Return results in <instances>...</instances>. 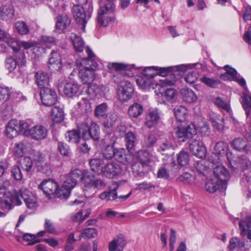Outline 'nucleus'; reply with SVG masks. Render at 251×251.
<instances>
[{
  "label": "nucleus",
  "instance_id": "obj_1",
  "mask_svg": "<svg viewBox=\"0 0 251 251\" xmlns=\"http://www.w3.org/2000/svg\"><path fill=\"white\" fill-rule=\"evenodd\" d=\"M20 197L23 199L27 208L33 210L37 206L36 198L31 192L25 188H22L18 192L7 191L0 194V203L3 208L10 210L13 204H22Z\"/></svg>",
  "mask_w": 251,
  "mask_h": 251
},
{
  "label": "nucleus",
  "instance_id": "obj_2",
  "mask_svg": "<svg viewBox=\"0 0 251 251\" xmlns=\"http://www.w3.org/2000/svg\"><path fill=\"white\" fill-rule=\"evenodd\" d=\"M86 52L88 58L77 59L76 64L79 67H83L78 73L79 77L83 83L90 84L94 80L95 69L97 67L98 64L95 60V54L89 47H86Z\"/></svg>",
  "mask_w": 251,
  "mask_h": 251
},
{
  "label": "nucleus",
  "instance_id": "obj_3",
  "mask_svg": "<svg viewBox=\"0 0 251 251\" xmlns=\"http://www.w3.org/2000/svg\"><path fill=\"white\" fill-rule=\"evenodd\" d=\"M187 69V66L184 65L166 68L148 67L143 70L142 75L152 79L153 77L157 74H159V75L162 76L170 74L177 76L176 78L178 79L179 76L182 75Z\"/></svg>",
  "mask_w": 251,
  "mask_h": 251
},
{
  "label": "nucleus",
  "instance_id": "obj_4",
  "mask_svg": "<svg viewBox=\"0 0 251 251\" xmlns=\"http://www.w3.org/2000/svg\"><path fill=\"white\" fill-rule=\"evenodd\" d=\"M113 3H107L98 10L97 23L101 26H107L114 22L115 16Z\"/></svg>",
  "mask_w": 251,
  "mask_h": 251
},
{
  "label": "nucleus",
  "instance_id": "obj_5",
  "mask_svg": "<svg viewBox=\"0 0 251 251\" xmlns=\"http://www.w3.org/2000/svg\"><path fill=\"white\" fill-rule=\"evenodd\" d=\"M89 122L91 123L90 119H88L87 122H82L78 126L80 133H81L82 137L84 140L91 138L94 140H97L100 138L99 127L96 123H92L89 126Z\"/></svg>",
  "mask_w": 251,
  "mask_h": 251
},
{
  "label": "nucleus",
  "instance_id": "obj_6",
  "mask_svg": "<svg viewBox=\"0 0 251 251\" xmlns=\"http://www.w3.org/2000/svg\"><path fill=\"white\" fill-rule=\"evenodd\" d=\"M79 173V171L74 173L72 176H70L68 175L66 179L64 181L61 188L59 190L57 189L55 194V196L61 199H67L70 195L71 189L76 185L75 181H73L72 179H75L77 177Z\"/></svg>",
  "mask_w": 251,
  "mask_h": 251
},
{
  "label": "nucleus",
  "instance_id": "obj_7",
  "mask_svg": "<svg viewBox=\"0 0 251 251\" xmlns=\"http://www.w3.org/2000/svg\"><path fill=\"white\" fill-rule=\"evenodd\" d=\"M58 89L60 92H63L66 96L72 97L78 92L80 86L75 81L67 82L62 79L58 82Z\"/></svg>",
  "mask_w": 251,
  "mask_h": 251
},
{
  "label": "nucleus",
  "instance_id": "obj_8",
  "mask_svg": "<svg viewBox=\"0 0 251 251\" xmlns=\"http://www.w3.org/2000/svg\"><path fill=\"white\" fill-rule=\"evenodd\" d=\"M133 91V88L129 81L122 80L118 87V94L119 100L122 102L127 101L131 99Z\"/></svg>",
  "mask_w": 251,
  "mask_h": 251
},
{
  "label": "nucleus",
  "instance_id": "obj_9",
  "mask_svg": "<svg viewBox=\"0 0 251 251\" xmlns=\"http://www.w3.org/2000/svg\"><path fill=\"white\" fill-rule=\"evenodd\" d=\"M122 171V169L119 164L114 162H106L103 168L102 175L108 178H113L121 175Z\"/></svg>",
  "mask_w": 251,
  "mask_h": 251
},
{
  "label": "nucleus",
  "instance_id": "obj_10",
  "mask_svg": "<svg viewBox=\"0 0 251 251\" xmlns=\"http://www.w3.org/2000/svg\"><path fill=\"white\" fill-rule=\"evenodd\" d=\"M213 175L215 179L219 180L221 183L222 189H225L227 186V182L230 177V175L226 168L222 166L219 165L213 169Z\"/></svg>",
  "mask_w": 251,
  "mask_h": 251
},
{
  "label": "nucleus",
  "instance_id": "obj_11",
  "mask_svg": "<svg viewBox=\"0 0 251 251\" xmlns=\"http://www.w3.org/2000/svg\"><path fill=\"white\" fill-rule=\"evenodd\" d=\"M73 13L77 23L81 26V29L85 32V25L89 16H87L83 7L80 5H76L73 8Z\"/></svg>",
  "mask_w": 251,
  "mask_h": 251
},
{
  "label": "nucleus",
  "instance_id": "obj_12",
  "mask_svg": "<svg viewBox=\"0 0 251 251\" xmlns=\"http://www.w3.org/2000/svg\"><path fill=\"white\" fill-rule=\"evenodd\" d=\"M40 97L44 105H53L57 100L56 93L50 88L40 90Z\"/></svg>",
  "mask_w": 251,
  "mask_h": 251
},
{
  "label": "nucleus",
  "instance_id": "obj_13",
  "mask_svg": "<svg viewBox=\"0 0 251 251\" xmlns=\"http://www.w3.org/2000/svg\"><path fill=\"white\" fill-rule=\"evenodd\" d=\"M105 186L103 180L98 179L91 181L90 183H87L85 187L83 188V191L85 192V196L89 197L91 195L96 193V189H103Z\"/></svg>",
  "mask_w": 251,
  "mask_h": 251
},
{
  "label": "nucleus",
  "instance_id": "obj_14",
  "mask_svg": "<svg viewBox=\"0 0 251 251\" xmlns=\"http://www.w3.org/2000/svg\"><path fill=\"white\" fill-rule=\"evenodd\" d=\"M189 148L193 154L199 158H202L205 155L206 148L202 142L200 140L192 141L190 143Z\"/></svg>",
  "mask_w": 251,
  "mask_h": 251
},
{
  "label": "nucleus",
  "instance_id": "obj_15",
  "mask_svg": "<svg viewBox=\"0 0 251 251\" xmlns=\"http://www.w3.org/2000/svg\"><path fill=\"white\" fill-rule=\"evenodd\" d=\"M31 138L40 140L44 139L47 135V129L42 125H36L30 128V131L27 132Z\"/></svg>",
  "mask_w": 251,
  "mask_h": 251
},
{
  "label": "nucleus",
  "instance_id": "obj_16",
  "mask_svg": "<svg viewBox=\"0 0 251 251\" xmlns=\"http://www.w3.org/2000/svg\"><path fill=\"white\" fill-rule=\"evenodd\" d=\"M119 187L117 182H113L109 187V191L101 193L99 198L102 200L106 201H113L118 198L117 190Z\"/></svg>",
  "mask_w": 251,
  "mask_h": 251
},
{
  "label": "nucleus",
  "instance_id": "obj_17",
  "mask_svg": "<svg viewBox=\"0 0 251 251\" xmlns=\"http://www.w3.org/2000/svg\"><path fill=\"white\" fill-rule=\"evenodd\" d=\"M174 149L172 143L166 139L162 140L158 143L157 151L168 158L174 153Z\"/></svg>",
  "mask_w": 251,
  "mask_h": 251
},
{
  "label": "nucleus",
  "instance_id": "obj_18",
  "mask_svg": "<svg viewBox=\"0 0 251 251\" xmlns=\"http://www.w3.org/2000/svg\"><path fill=\"white\" fill-rule=\"evenodd\" d=\"M57 187V183L51 179L45 180L39 185V188L48 196L55 194Z\"/></svg>",
  "mask_w": 251,
  "mask_h": 251
},
{
  "label": "nucleus",
  "instance_id": "obj_19",
  "mask_svg": "<svg viewBox=\"0 0 251 251\" xmlns=\"http://www.w3.org/2000/svg\"><path fill=\"white\" fill-rule=\"evenodd\" d=\"M35 82L40 90L49 88L50 77L48 74L40 71L35 75Z\"/></svg>",
  "mask_w": 251,
  "mask_h": 251
},
{
  "label": "nucleus",
  "instance_id": "obj_20",
  "mask_svg": "<svg viewBox=\"0 0 251 251\" xmlns=\"http://www.w3.org/2000/svg\"><path fill=\"white\" fill-rule=\"evenodd\" d=\"M19 125L18 121L16 120H10L5 126V133L9 139H13L16 137L19 132Z\"/></svg>",
  "mask_w": 251,
  "mask_h": 251
},
{
  "label": "nucleus",
  "instance_id": "obj_21",
  "mask_svg": "<svg viewBox=\"0 0 251 251\" xmlns=\"http://www.w3.org/2000/svg\"><path fill=\"white\" fill-rule=\"evenodd\" d=\"M233 149L245 153L251 151V147L248 145L247 141L242 138H236L231 142Z\"/></svg>",
  "mask_w": 251,
  "mask_h": 251
},
{
  "label": "nucleus",
  "instance_id": "obj_22",
  "mask_svg": "<svg viewBox=\"0 0 251 251\" xmlns=\"http://www.w3.org/2000/svg\"><path fill=\"white\" fill-rule=\"evenodd\" d=\"M77 171L79 172V173L78 175V177H76L75 179H72L73 181H75V185H76L78 180L79 179L83 180L84 183V185L83 187L84 188L85 187L87 183H90L91 182V181H93L94 180V176L91 174L90 173L86 171L82 172L79 169H75L74 170L72 171L69 174V176H72L73 173H75Z\"/></svg>",
  "mask_w": 251,
  "mask_h": 251
},
{
  "label": "nucleus",
  "instance_id": "obj_23",
  "mask_svg": "<svg viewBox=\"0 0 251 251\" xmlns=\"http://www.w3.org/2000/svg\"><path fill=\"white\" fill-rule=\"evenodd\" d=\"M15 10L13 5L4 4L0 6V18L3 21L12 19L14 16Z\"/></svg>",
  "mask_w": 251,
  "mask_h": 251
},
{
  "label": "nucleus",
  "instance_id": "obj_24",
  "mask_svg": "<svg viewBox=\"0 0 251 251\" xmlns=\"http://www.w3.org/2000/svg\"><path fill=\"white\" fill-rule=\"evenodd\" d=\"M49 68L53 71H59L62 67L60 55L56 51H52L49 59Z\"/></svg>",
  "mask_w": 251,
  "mask_h": 251
},
{
  "label": "nucleus",
  "instance_id": "obj_25",
  "mask_svg": "<svg viewBox=\"0 0 251 251\" xmlns=\"http://www.w3.org/2000/svg\"><path fill=\"white\" fill-rule=\"evenodd\" d=\"M106 162L102 158H93L89 161V164L91 170L98 174H102L103 168Z\"/></svg>",
  "mask_w": 251,
  "mask_h": 251
},
{
  "label": "nucleus",
  "instance_id": "obj_26",
  "mask_svg": "<svg viewBox=\"0 0 251 251\" xmlns=\"http://www.w3.org/2000/svg\"><path fill=\"white\" fill-rule=\"evenodd\" d=\"M138 159L143 167L150 169V163L151 155L149 151L146 150H141L138 152Z\"/></svg>",
  "mask_w": 251,
  "mask_h": 251
},
{
  "label": "nucleus",
  "instance_id": "obj_27",
  "mask_svg": "<svg viewBox=\"0 0 251 251\" xmlns=\"http://www.w3.org/2000/svg\"><path fill=\"white\" fill-rule=\"evenodd\" d=\"M159 119L160 117L156 110L151 111L146 117L145 125L150 128L154 127L157 125Z\"/></svg>",
  "mask_w": 251,
  "mask_h": 251
},
{
  "label": "nucleus",
  "instance_id": "obj_28",
  "mask_svg": "<svg viewBox=\"0 0 251 251\" xmlns=\"http://www.w3.org/2000/svg\"><path fill=\"white\" fill-rule=\"evenodd\" d=\"M114 157L119 162L123 163H128L131 160V156L126 153V151L123 148L116 149Z\"/></svg>",
  "mask_w": 251,
  "mask_h": 251
},
{
  "label": "nucleus",
  "instance_id": "obj_29",
  "mask_svg": "<svg viewBox=\"0 0 251 251\" xmlns=\"http://www.w3.org/2000/svg\"><path fill=\"white\" fill-rule=\"evenodd\" d=\"M205 188L206 191L210 193H213L218 189L221 188V183L219 180L212 178L206 181L205 184Z\"/></svg>",
  "mask_w": 251,
  "mask_h": 251
},
{
  "label": "nucleus",
  "instance_id": "obj_30",
  "mask_svg": "<svg viewBox=\"0 0 251 251\" xmlns=\"http://www.w3.org/2000/svg\"><path fill=\"white\" fill-rule=\"evenodd\" d=\"M241 102L243 108L245 110L247 117L250 116L251 109V95L246 92L243 93Z\"/></svg>",
  "mask_w": 251,
  "mask_h": 251
},
{
  "label": "nucleus",
  "instance_id": "obj_31",
  "mask_svg": "<svg viewBox=\"0 0 251 251\" xmlns=\"http://www.w3.org/2000/svg\"><path fill=\"white\" fill-rule=\"evenodd\" d=\"M71 20L67 15H59L57 17L56 29L62 31L68 26Z\"/></svg>",
  "mask_w": 251,
  "mask_h": 251
},
{
  "label": "nucleus",
  "instance_id": "obj_32",
  "mask_svg": "<svg viewBox=\"0 0 251 251\" xmlns=\"http://www.w3.org/2000/svg\"><path fill=\"white\" fill-rule=\"evenodd\" d=\"M143 112V107L138 103H134L131 105L128 110V113L131 118H137Z\"/></svg>",
  "mask_w": 251,
  "mask_h": 251
},
{
  "label": "nucleus",
  "instance_id": "obj_33",
  "mask_svg": "<svg viewBox=\"0 0 251 251\" xmlns=\"http://www.w3.org/2000/svg\"><path fill=\"white\" fill-rule=\"evenodd\" d=\"M70 38L75 50L78 52H82L84 49L85 46V43L82 38L74 33L71 34Z\"/></svg>",
  "mask_w": 251,
  "mask_h": 251
},
{
  "label": "nucleus",
  "instance_id": "obj_34",
  "mask_svg": "<svg viewBox=\"0 0 251 251\" xmlns=\"http://www.w3.org/2000/svg\"><path fill=\"white\" fill-rule=\"evenodd\" d=\"M51 118L55 123H60L64 119V112L62 108L54 106L51 109Z\"/></svg>",
  "mask_w": 251,
  "mask_h": 251
},
{
  "label": "nucleus",
  "instance_id": "obj_35",
  "mask_svg": "<svg viewBox=\"0 0 251 251\" xmlns=\"http://www.w3.org/2000/svg\"><path fill=\"white\" fill-rule=\"evenodd\" d=\"M108 68L111 71H122L130 70L133 67L132 65H129L123 63H109L107 65Z\"/></svg>",
  "mask_w": 251,
  "mask_h": 251
},
{
  "label": "nucleus",
  "instance_id": "obj_36",
  "mask_svg": "<svg viewBox=\"0 0 251 251\" xmlns=\"http://www.w3.org/2000/svg\"><path fill=\"white\" fill-rule=\"evenodd\" d=\"M163 99L166 101L173 103L176 98V92L173 88H167L163 92L161 93Z\"/></svg>",
  "mask_w": 251,
  "mask_h": 251
},
{
  "label": "nucleus",
  "instance_id": "obj_37",
  "mask_svg": "<svg viewBox=\"0 0 251 251\" xmlns=\"http://www.w3.org/2000/svg\"><path fill=\"white\" fill-rule=\"evenodd\" d=\"M87 98H82L80 101L77 103L78 108L82 113H87L92 111V107L90 102L86 100Z\"/></svg>",
  "mask_w": 251,
  "mask_h": 251
},
{
  "label": "nucleus",
  "instance_id": "obj_38",
  "mask_svg": "<svg viewBox=\"0 0 251 251\" xmlns=\"http://www.w3.org/2000/svg\"><path fill=\"white\" fill-rule=\"evenodd\" d=\"M174 111L176 119L178 121L183 122L185 120L187 113L185 107L181 105L177 106L174 108Z\"/></svg>",
  "mask_w": 251,
  "mask_h": 251
},
{
  "label": "nucleus",
  "instance_id": "obj_39",
  "mask_svg": "<svg viewBox=\"0 0 251 251\" xmlns=\"http://www.w3.org/2000/svg\"><path fill=\"white\" fill-rule=\"evenodd\" d=\"M125 141L126 146L128 151L133 149L136 142L135 134L132 132H128L125 135Z\"/></svg>",
  "mask_w": 251,
  "mask_h": 251
},
{
  "label": "nucleus",
  "instance_id": "obj_40",
  "mask_svg": "<svg viewBox=\"0 0 251 251\" xmlns=\"http://www.w3.org/2000/svg\"><path fill=\"white\" fill-rule=\"evenodd\" d=\"M224 69L226 72L225 74L222 75L220 77L224 80H233L236 77V71L227 65L225 66Z\"/></svg>",
  "mask_w": 251,
  "mask_h": 251
},
{
  "label": "nucleus",
  "instance_id": "obj_41",
  "mask_svg": "<svg viewBox=\"0 0 251 251\" xmlns=\"http://www.w3.org/2000/svg\"><path fill=\"white\" fill-rule=\"evenodd\" d=\"M132 172L136 176H143L150 169H146L141 165L140 162L135 163L132 165Z\"/></svg>",
  "mask_w": 251,
  "mask_h": 251
},
{
  "label": "nucleus",
  "instance_id": "obj_42",
  "mask_svg": "<svg viewBox=\"0 0 251 251\" xmlns=\"http://www.w3.org/2000/svg\"><path fill=\"white\" fill-rule=\"evenodd\" d=\"M226 144L223 142H218L215 146L214 149V155H217V159L215 161V162H218V160L220 159V156L226 153Z\"/></svg>",
  "mask_w": 251,
  "mask_h": 251
},
{
  "label": "nucleus",
  "instance_id": "obj_43",
  "mask_svg": "<svg viewBox=\"0 0 251 251\" xmlns=\"http://www.w3.org/2000/svg\"><path fill=\"white\" fill-rule=\"evenodd\" d=\"M80 133L79 130L78 132L76 130H72L69 131L66 134L65 137L67 141L70 143H76L80 139Z\"/></svg>",
  "mask_w": 251,
  "mask_h": 251
},
{
  "label": "nucleus",
  "instance_id": "obj_44",
  "mask_svg": "<svg viewBox=\"0 0 251 251\" xmlns=\"http://www.w3.org/2000/svg\"><path fill=\"white\" fill-rule=\"evenodd\" d=\"M15 27L17 32L21 35H26L29 32L28 26L24 21H17L15 24Z\"/></svg>",
  "mask_w": 251,
  "mask_h": 251
},
{
  "label": "nucleus",
  "instance_id": "obj_45",
  "mask_svg": "<svg viewBox=\"0 0 251 251\" xmlns=\"http://www.w3.org/2000/svg\"><path fill=\"white\" fill-rule=\"evenodd\" d=\"M125 244L126 241L124 238L118 236L109 243V251H115L118 246L123 247Z\"/></svg>",
  "mask_w": 251,
  "mask_h": 251
},
{
  "label": "nucleus",
  "instance_id": "obj_46",
  "mask_svg": "<svg viewBox=\"0 0 251 251\" xmlns=\"http://www.w3.org/2000/svg\"><path fill=\"white\" fill-rule=\"evenodd\" d=\"M136 82L142 89H146L149 87L152 82V79L146 76H139L136 79Z\"/></svg>",
  "mask_w": 251,
  "mask_h": 251
},
{
  "label": "nucleus",
  "instance_id": "obj_47",
  "mask_svg": "<svg viewBox=\"0 0 251 251\" xmlns=\"http://www.w3.org/2000/svg\"><path fill=\"white\" fill-rule=\"evenodd\" d=\"M14 94V93H10V90L7 87H0V102L6 101L10 97L16 98Z\"/></svg>",
  "mask_w": 251,
  "mask_h": 251
},
{
  "label": "nucleus",
  "instance_id": "obj_48",
  "mask_svg": "<svg viewBox=\"0 0 251 251\" xmlns=\"http://www.w3.org/2000/svg\"><path fill=\"white\" fill-rule=\"evenodd\" d=\"M190 160L189 153L185 151H180L177 155V161L179 165L185 166L188 164Z\"/></svg>",
  "mask_w": 251,
  "mask_h": 251
},
{
  "label": "nucleus",
  "instance_id": "obj_49",
  "mask_svg": "<svg viewBox=\"0 0 251 251\" xmlns=\"http://www.w3.org/2000/svg\"><path fill=\"white\" fill-rule=\"evenodd\" d=\"M116 149L113 148V146L112 145H108L106 148L102 151V156L104 159H112L115 154Z\"/></svg>",
  "mask_w": 251,
  "mask_h": 251
},
{
  "label": "nucleus",
  "instance_id": "obj_50",
  "mask_svg": "<svg viewBox=\"0 0 251 251\" xmlns=\"http://www.w3.org/2000/svg\"><path fill=\"white\" fill-rule=\"evenodd\" d=\"M177 180L185 184H191L194 182V177L191 174L185 172L177 178Z\"/></svg>",
  "mask_w": 251,
  "mask_h": 251
},
{
  "label": "nucleus",
  "instance_id": "obj_51",
  "mask_svg": "<svg viewBox=\"0 0 251 251\" xmlns=\"http://www.w3.org/2000/svg\"><path fill=\"white\" fill-rule=\"evenodd\" d=\"M183 94L184 100L188 102H193L197 100V96L192 90H184Z\"/></svg>",
  "mask_w": 251,
  "mask_h": 251
},
{
  "label": "nucleus",
  "instance_id": "obj_52",
  "mask_svg": "<svg viewBox=\"0 0 251 251\" xmlns=\"http://www.w3.org/2000/svg\"><path fill=\"white\" fill-rule=\"evenodd\" d=\"M25 150V146L23 142L16 143L15 145L13 152L18 157H22Z\"/></svg>",
  "mask_w": 251,
  "mask_h": 251
},
{
  "label": "nucleus",
  "instance_id": "obj_53",
  "mask_svg": "<svg viewBox=\"0 0 251 251\" xmlns=\"http://www.w3.org/2000/svg\"><path fill=\"white\" fill-rule=\"evenodd\" d=\"M201 81L208 87L215 88L220 83L218 79L211 78L206 76L201 78Z\"/></svg>",
  "mask_w": 251,
  "mask_h": 251
},
{
  "label": "nucleus",
  "instance_id": "obj_54",
  "mask_svg": "<svg viewBox=\"0 0 251 251\" xmlns=\"http://www.w3.org/2000/svg\"><path fill=\"white\" fill-rule=\"evenodd\" d=\"M98 90V88L97 85L94 84L88 85L86 91V93L87 95V96L85 97L87 98L86 100L89 101V100L94 98L96 96V93Z\"/></svg>",
  "mask_w": 251,
  "mask_h": 251
},
{
  "label": "nucleus",
  "instance_id": "obj_55",
  "mask_svg": "<svg viewBox=\"0 0 251 251\" xmlns=\"http://www.w3.org/2000/svg\"><path fill=\"white\" fill-rule=\"evenodd\" d=\"M21 165L23 169L28 172L33 166L32 159L28 156H25L21 160Z\"/></svg>",
  "mask_w": 251,
  "mask_h": 251
},
{
  "label": "nucleus",
  "instance_id": "obj_56",
  "mask_svg": "<svg viewBox=\"0 0 251 251\" xmlns=\"http://www.w3.org/2000/svg\"><path fill=\"white\" fill-rule=\"evenodd\" d=\"M57 150L62 155L67 156L70 155V149L66 143L59 142L57 145Z\"/></svg>",
  "mask_w": 251,
  "mask_h": 251
},
{
  "label": "nucleus",
  "instance_id": "obj_57",
  "mask_svg": "<svg viewBox=\"0 0 251 251\" xmlns=\"http://www.w3.org/2000/svg\"><path fill=\"white\" fill-rule=\"evenodd\" d=\"M117 116L114 114H108L104 120V124L105 127L111 128L115 124Z\"/></svg>",
  "mask_w": 251,
  "mask_h": 251
},
{
  "label": "nucleus",
  "instance_id": "obj_58",
  "mask_svg": "<svg viewBox=\"0 0 251 251\" xmlns=\"http://www.w3.org/2000/svg\"><path fill=\"white\" fill-rule=\"evenodd\" d=\"M41 42L43 45L47 48H50L52 46L55 45L56 41L53 36H42L41 37Z\"/></svg>",
  "mask_w": 251,
  "mask_h": 251
},
{
  "label": "nucleus",
  "instance_id": "obj_59",
  "mask_svg": "<svg viewBox=\"0 0 251 251\" xmlns=\"http://www.w3.org/2000/svg\"><path fill=\"white\" fill-rule=\"evenodd\" d=\"M244 224H246L248 227H251V215H248L246 217L245 221H241L239 223L241 233L244 235L246 233V227Z\"/></svg>",
  "mask_w": 251,
  "mask_h": 251
},
{
  "label": "nucleus",
  "instance_id": "obj_60",
  "mask_svg": "<svg viewBox=\"0 0 251 251\" xmlns=\"http://www.w3.org/2000/svg\"><path fill=\"white\" fill-rule=\"evenodd\" d=\"M7 44L10 46L14 51H18L20 48V43L16 41L14 38L8 37L6 40Z\"/></svg>",
  "mask_w": 251,
  "mask_h": 251
},
{
  "label": "nucleus",
  "instance_id": "obj_61",
  "mask_svg": "<svg viewBox=\"0 0 251 251\" xmlns=\"http://www.w3.org/2000/svg\"><path fill=\"white\" fill-rule=\"evenodd\" d=\"M97 230L96 228H88L85 229L81 233V236L83 237L86 238H93L97 236Z\"/></svg>",
  "mask_w": 251,
  "mask_h": 251
},
{
  "label": "nucleus",
  "instance_id": "obj_62",
  "mask_svg": "<svg viewBox=\"0 0 251 251\" xmlns=\"http://www.w3.org/2000/svg\"><path fill=\"white\" fill-rule=\"evenodd\" d=\"M17 64V60L12 57H7L5 60V66L9 71L14 70Z\"/></svg>",
  "mask_w": 251,
  "mask_h": 251
},
{
  "label": "nucleus",
  "instance_id": "obj_63",
  "mask_svg": "<svg viewBox=\"0 0 251 251\" xmlns=\"http://www.w3.org/2000/svg\"><path fill=\"white\" fill-rule=\"evenodd\" d=\"M198 79V74L195 71H191L184 77V79L187 83L192 84Z\"/></svg>",
  "mask_w": 251,
  "mask_h": 251
},
{
  "label": "nucleus",
  "instance_id": "obj_64",
  "mask_svg": "<svg viewBox=\"0 0 251 251\" xmlns=\"http://www.w3.org/2000/svg\"><path fill=\"white\" fill-rule=\"evenodd\" d=\"M107 105L105 103L98 106L95 109V115L97 117H101L105 115L106 112Z\"/></svg>",
  "mask_w": 251,
  "mask_h": 251
}]
</instances>
